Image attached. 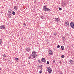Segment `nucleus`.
<instances>
[{"mask_svg": "<svg viewBox=\"0 0 74 74\" xmlns=\"http://www.w3.org/2000/svg\"><path fill=\"white\" fill-rule=\"evenodd\" d=\"M3 29V30H6V28H5V26L4 25H1L0 26V30L1 29Z\"/></svg>", "mask_w": 74, "mask_h": 74, "instance_id": "1", "label": "nucleus"}, {"mask_svg": "<svg viewBox=\"0 0 74 74\" xmlns=\"http://www.w3.org/2000/svg\"><path fill=\"white\" fill-rule=\"evenodd\" d=\"M41 62H43V63H46V59L44 58H42L41 59Z\"/></svg>", "mask_w": 74, "mask_h": 74, "instance_id": "2", "label": "nucleus"}, {"mask_svg": "<svg viewBox=\"0 0 74 74\" xmlns=\"http://www.w3.org/2000/svg\"><path fill=\"white\" fill-rule=\"evenodd\" d=\"M71 27L73 29H74V23L73 22H71L70 23Z\"/></svg>", "mask_w": 74, "mask_h": 74, "instance_id": "3", "label": "nucleus"}, {"mask_svg": "<svg viewBox=\"0 0 74 74\" xmlns=\"http://www.w3.org/2000/svg\"><path fill=\"white\" fill-rule=\"evenodd\" d=\"M26 50L28 52H29L31 51V49H30V48H29V47H27L26 48Z\"/></svg>", "mask_w": 74, "mask_h": 74, "instance_id": "4", "label": "nucleus"}, {"mask_svg": "<svg viewBox=\"0 0 74 74\" xmlns=\"http://www.w3.org/2000/svg\"><path fill=\"white\" fill-rule=\"evenodd\" d=\"M47 71L49 73H51L52 72V69H51L50 67H48L47 68Z\"/></svg>", "mask_w": 74, "mask_h": 74, "instance_id": "5", "label": "nucleus"}, {"mask_svg": "<svg viewBox=\"0 0 74 74\" xmlns=\"http://www.w3.org/2000/svg\"><path fill=\"white\" fill-rule=\"evenodd\" d=\"M48 52L49 55H52L53 54V52H52V50H50L48 51Z\"/></svg>", "mask_w": 74, "mask_h": 74, "instance_id": "6", "label": "nucleus"}, {"mask_svg": "<svg viewBox=\"0 0 74 74\" xmlns=\"http://www.w3.org/2000/svg\"><path fill=\"white\" fill-rule=\"evenodd\" d=\"M43 11L44 12L46 11H47V7L45 6H44L43 7Z\"/></svg>", "mask_w": 74, "mask_h": 74, "instance_id": "7", "label": "nucleus"}, {"mask_svg": "<svg viewBox=\"0 0 74 74\" xmlns=\"http://www.w3.org/2000/svg\"><path fill=\"white\" fill-rule=\"evenodd\" d=\"M32 57H33V58H35L37 56V54H36L32 53Z\"/></svg>", "mask_w": 74, "mask_h": 74, "instance_id": "8", "label": "nucleus"}, {"mask_svg": "<svg viewBox=\"0 0 74 74\" xmlns=\"http://www.w3.org/2000/svg\"><path fill=\"white\" fill-rule=\"evenodd\" d=\"M65 23L66 25V26H69V23L68 21H65Z\"/></svg>", "mask_w": 74, "mask_h": 74, "instance_id": "9", "label": "nucleus"}, {"mask_svg": "<svg viewBox=\"0 0 74 74\" xmlns=\"http://www.w3.org/2000/svg\"><path fill=\"white\" fill-rule=\"evenodd\" d=\"M69 62H70L71 63L70 64L72 65L73 64H74V61L71 60H69Z\"/></svg>", "mask_w": 74, "mask_h": 74, "instance_id": "10", "label": "nucleus"}, {"mask_svg": "<svg viewBox=\"0 0 74 74\" xmlns=\"http://www.w3.org/2000/svg\"><path fill=\"white\" fill-rule=\"evenodd\" d=\"M55 21H56V22H59V21H60V19L59 18H55Z\"/></svg>", "mask_w": 74, "mask_h": 74, "instance_id": "11", "label": "nucleus"}, {"mask_svg": "<svg viewBox=\"0 0 74 74\" xmlns=\"http://www.w3.org/2000/svg\"><path fill=\"white\" fill-rule=\"evenodd\" d=\"M62 6H64V5H65V2H63V1L62 2Z\"/></svg>", "mask_w": 74, "mask_h": 74, "instance_id": "12", "label": "nucleus"}, {"mask_svg": "<svg viewBox=\"0 0 74 74\" xmlns=\"http://www.w3.org/2000/svg\"><path fill=\"white\" fill-rule=\"evenodd\" d=\"M61 49H62V50H64V46H61Z\"/></svg>", "mask_w": 74, "mask_h": 74, "instance_id": "13", "label": "nucleus"}, {"mask_svg": "<svg viewBox=\"0 0 74 74\" xmlns=\"http://www.w3.org/2000/svg\"><path fill=\"white\" fill-rule=\"evenodd\" d=\"M62 39L63 42H64L65 41V37H63L62 38Z\"/></svg>", "mask_w": 74, "mask_h": 74, "instance_id": "14", "label": "nucleus"}, {"mask_svg": "<svg viewBox=\"0 0 74 74\" xmlns=\"http://www.w3.org/2000/svg\"><path fill=\"white\" fill-rule=\"evenodd\" d=\"M12 14L13 15H15V13L14 11H12Z\"/></svg>", "mask_w": 74, "mask_h": 74, "instance_id": "15", "label": "nucleus"}, {"mask_svg": "<svg viewBox=\"0 0 74 74\" xmlns=\"http://www.w3.org/2000/svg\"><path fill=\"white\" fill-rule=\"evenodd\" d=\"M50 9L49 8H47L46 11H50Z\"/></svg>", "mask_w": 74, "mask_h": 74, "instance_id": "16", "label": "nucleus"}, {"mask_svg": "<svg viewBox=\"0 0 74 74\" xmlns=\"http://www.w3.org/2000/svg\"><path fill=\"white\" fill-rule=\"evenodd\" d=\"M14 9H15V10H17L18 7L16 6H15L14 8Z\"/></svg>", "mask_w": 74, "mask_h": 74, "instance_id": "17", "label": "nucleus"}, {"mask_svg": "<svg viewBox=\"0 0 74 74\" xmlns=\"http://www.w3.org/2000/svg\"><path fill=\"white\" fill-rule=\"evenodd\" d=\"M39 74H42V70H40L39 72Z\"/></svg>", "mask_w": 74, "mask_h": 74, "instance_id": "18", "label": "nucleus"}, {"mask_svg": "<svg viewBox=\"0 0 74 74\" xmlns=\"http://www.w3.org/2000/svg\"><path fill=\"white\" fill-rule=\"evenodd\" d=\"M32 53H33L34 54H36V52H35V51H33Z\"/></svg>", "mask_w": 74, "mask_h": 74, "instance_id": "19", "label": "nucleus"}, {"mask_svg": "<svg viewBox=\"0 0 74 74\" xmlns=\"http://www.w3.org/2000/svg\"><path fill=\"white\" fill-rule=\"evenodd\" d=\"M38 67L41 68V67H43V65H39L38 66Z\"/></svg>", "mask_w": 74, "mask_h": 74, "instance_id": "20", "label": "nucleus"}, {"mask_svg": "<svg viewBox=\"0 0 74 74\" xmlns=\"http://www.w3.org/2000/svg\"><path fill=\"white\" fill-rule=\"evenodd\" d=\"M61 57L62 58H64V56L63 55H62Z\"/></svg>", "mask_w": 74, "mask_h": 74, "instance_id": "21", "label": "nucleus"}, {"mask_svg": "<svg viewBox=\"0 0 74 74\" xmlns=\"http://www.w3.org/2000/svg\"><path fill=\"white\" fill-rule=\"evenodd\" d=\"M15 60L16 61H19V59L18 58H15Z\"/></svg>", "mask_w": 74, "mask_h": 74, "instance_id": "22", "label": "nucleus"}, {"mask_svg": "<svg viewBox=\"0 0 74 74\" xmlns=\"http://www.w3.org/2000/svg\"><path fill=\"white\" fill-rule=\"evenodd\" d=\"M6 56V55L4 54L3 55V57H4V58H6V56Z\"/></svg>", "mask_w": 74, "mask_h": 74, "instance_id": "23", "label": "nucleus"}, {"mask_svg": "<svg viewBox=\"0 0 74 74\" xmlns=\"http://www.w3.org/2000/svg\"><path fill=\"white\" fill-rule=\"evenodd\" d=\"M10 14L11 15V14ZM10 14H8V16H9V18H11V16H10Z\"/></svg>", "mask_w": 74, "mask_h": 74, "instance_id": "24", "label": "nucleus"}, {"mask_svg": "<svg viewBox=\"0 0 74 74\" xmlns=\"http://www.w3.org/2000/svg\"><path fill=\"white\" fill-rule=\"evenodd\" d=\"M1 43H2V40L1 39H0V45H1Z\"/></svg>", "mask_w": 74, "mask_h": 74, "instance_id": "25", "label": "nucleus"}, {"mask_svg": "<svg viewBox=\"0 0 74 74\" xmlns=\"http://www.w3.org/2000/svg\"><path fill=\"white\" fill-rule=\"evenodd\" d=\"M34 3H36V2H37V0H34Z\"/></svg>", "mask_w": 74, "mask_h": 74, "instance_id": "26", "label": "nucleus"}, {"mask_svg": "<svg viewBox=\"0 0 74 74\" xmlns=\"http://www.w3.org/2000/svg\"><path fill=\"white\" fill-rule=\"evenodd\" d=\"M59 9V10H60V11H61V10H62V8H61L60 7Z\"/></svg>", "mask_w": 74, "mask_h": 74, "instance_id": "27", "label": "nucleus"}, {"mask_svg": "<svg viewBox=\"0 0 74 74\" xmlns=\"http://www.w3.org/2000/svg\"><path fill=\"white\" fill-rule=\"evenodd\" d=\"M47 64H49V61H47Z\"/></svg>", "mask_w": 74, "mask_h": 74, "instance_id": "28", "label": "nucleus"}, {"mask_svg": "<svg viewBox=\"0 0 74 74\" xmlns=\"http://www.w3.org/2000/svg\"><path fill=\"white\" fill-rule=\"evenodd\" d=\"M57 48H60V46H59V45H58L57 46Z\"/></svg>", "mask_w": 74, "mask_h": 74, "instance_id": "29", "label": "nucleus"}, {"mask_svg": "<svg viewBox=\"0 0 74 74\" xmlns=\"http://www.w3.org/2000/svg\"><path fill=\"white\" fill-rule=\"evenodd\" d=\"M38 63H41V60H38Z\"/></svg>", "mask_w": 74, "mask_h": 74, "instance_id": "30", "label": "nucleus"}, {"mask_svg": "<svg viewBox=\"0 0 74 74\" xmlns=\"http://www.w3.org/2000/svg\"><path fill=\"white\" fill-rule=\"evenodd\" d=\"M8 61H10V58H8Z\"/></svg>", "mask_w": 74, "mask_h": 74, "instance_id": "31", "label": "nucleus"}, {"mask_svg": "<svg viewBox=\"0 0 74 74\" xmlns=\"http://www.w3.org/2000/svg\"><path fill=\"white\" fill-rule=\"evenodd\" d=\"M56 34H57V33H54V35L55 36H56Z\"/></svg>", "mask_w": 74, "mask_h": 74, "instance_id": "32", "label": "nucleus"}, {"mask_svg": "<svg viewBox=\"0 0 74 74\" xmlns=\"http://www.w3.org/2000/svg\"><path fill=\"white\" fill-rule=\"evenodd\" d=\"M56 61L55 60H54L53 61V63H55Z\"/></svg>", "mask_w": 74, "mask_h": 74, "instance_id": "33", "label": "nucleus"}, {"mask_svg": "<svg viewBox=\"0 0 74 74\" xmlns=\"http://www.w3.org/2000/svg\"><path fill=\"white\" fill-rule=\"evenodd\" d=\"M40 69L42 70V67H41V68H40Z\"/></svg>", "mask_w": 74, "mask_h": 74, "instance_id": "34", "label": "nucleus"}, {"mask_svg": "<svg viewBox=\"0 0 74 74\" xmlns=\"http://www.w3.org/2000/svg\"><path fill=\"white\" fill-rule=\"evenodd\" d=\"M26 24L25 23H24V26H26Z\"/></svg>", "mask_w": 74, "mask_h": 74, "instance_id": "35", "label": "nucleus"}, {"mask_svg": "<svg viewBox=\"0 0 74 74\" xmlns=\"http://www.w3.org/2000/svg\"><path fill=\"white\" fill-rule=\"evenodd\" d=\"M28 58L29 59H31V57H29Z\"/></svg>", "mask_w": 74, "mask_h": 74, "instance_id": "36", "label": "nucleus"}, {"mask_svg": "<svg viewBox=\"0 0 74 74\" xmlns=\"http://www.w3.org/2000/svg\"><path fill=\"white\" fill-rule=\"evenodd\" d=\"M41 18L42 19H44V17H41Z\"/></svg>", "mask_w": 74, "mask_h": 74, "instance_id": "37", "label": "nucleus"}, {"mask_svg": "<svg viewBox=\"0 0 74 74\" xmlns=\"http://www.w3.org/2000/svg\"><path fill=\"white\" fill-rule=\"evenodd\" d=\"M61 62H61V61H60V63H61Z\"/></svg>", "mask_w": 74, "mask_h": 74, "instance_id": "38", "label": "nucleus"}, {"mask_svg": "<svg viewBox=\"0 0 74 74\" xmlns=\"http://www.w3.org/2000/svg\"><path fill=\"white\" fill-rule=\"evenodd\" d=\"M8 11H9V12H11V11L10 10V11L9 10Z\"/></svg>", "mask_w": 74, "mask_h": 74, "instance_id": "39", "label": "nucleus"}, {"mask_svg": "<svg viewBox=\"0 0 74 74\" xmlns=\"http://www.w3.org/2000/svg\"><path fill=\"white\" fill-rule=\"evenodd\" d=\"M28 64H30V63H29Z\"/></svg>", "mask_w": 74, "mask_h": 74, "instance_id": "40", "label": "nucleus"}, {"mask_svg": "<svg viewBox=\"0 0 74 74\" xmlns=\"http://www.w3.org/2000/svg\"><path fill=\"white\" fill-rule=\"evenodd\" d=\"M1 68H0V70H1Z\"/></svg>", "mask_w": 74, "mask_h": 74, "instance_id": "41", "label": "nucleus"}, {"mask_svg": "<svg viewBox=\"0 0 74 74\" xmlns=\"http://www.w3.org/2000/svg\"><path fill=\"white\" fill-rule=\"evenodd\" d=\"M10 12V13H11V12Z\"/></svg>", "mask_w": 74, "mask_h": 74, "instance_id": "42", "label": "nucleus"}]
</instances>
